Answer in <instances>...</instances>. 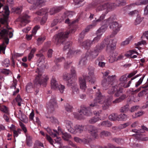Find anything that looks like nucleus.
<instances>
[{
    "instance_id": "obj_1",
    "label": "nucleus",
    "mask_w": 148,
    "mask_h": 148,
    "mask_svg": "<svg viewBox=\"0 0 148 148\" xmlns=\"http://www.w3.org/2000/svg\"><path fill=\"white\" fill-rule=\"evenodd\" d=\"M112 98V95H110L109 97L106 98L100 92L99 89H97V91L95 95V99L90 104V107H81L78 113H73L74 116L78 119H81L84 118V116H90L92 114L91 110L92 108H95L102 107L103 109L106 110L110 105Z\"/></svg>"
},
{
    "instance_id": "obj_2",
    "label": "nucleus",
    "mask_w": 148,
    "mask_h": 148,
    "mask_svg": "<svg viewBox=\"0 0 148 148\" xmlns=\"http://www.w3.org/2000/svg\"><path fill=\"white\" fill-rule=\"evenodd\" d=\"M114 41L110 40L109 38H105L100 43L97 44L94 49L87 51L86 53V56L90 60L95 59L106 46V51L109 53L111 52L115 47V42Z\"/></svg>"
},
{
    "instance_id": "obj_3",
    "label": "nucleus",
    "mask_w": 148,
    "mask_h": 148,
    "mask_svg": "<svg viewBox=\"0 0 148 148\" xmlns=\"http://www.w3.org/2000/svg\"><path fill=\"white\" fill-rule=\"evenodd\" d=\"M111 0H95L90 5L95 8L96 12H99L106 10V13L114 9L115 7L125 5L126 4L125 0H116L115 3H111Z\"/></svg>"
},
{
    "instance_id": "obj_4",
    "label": "nucleus",
    "mask_w": 148,
    "mask_h": 148,
    "mask_svg": "<svg viewBox=\"0 0 148 148\" xmlns=\"http://www.w3.org/2000/svg\"><path fill=\"white\" fill-rule=\"evenodd\" d=\"M116 77L115 75L109 76L107 78L104 79L102 82V84L105 89H108L109 94L112 95L115 93V96L118 97L123 92V89L116 85L112 86Z\"/></svg>"
},
{
    "instance_id": "obj_5",
    "label": "nucleus",
    "mask_w": 148,
    "mask_h": 148,
    "mask_svg": "<svg viewBox=\"0 0 148 148\" xmlns=\"http://www.w3.org/2000/svg\"><path fill=\"white\" fill-rule=\"evenodd\" d=\"M75 31V29L73 28L67 30L65 32H61L59 33L54 36L53 41L56 45H60L65 41L70 34L74 33Z\"/></svg>"
},
{
    "instance_id": "obj_6",
    "label": "nucleus",
    "mask_w": 148,
    "mask_h": 148,
    "mask_svg": "<svg viewBox=\"0 0 148 148\" xmlns=\"http://www.w3.org/2000/svg\"><path fill=\"white\" fill-rule=\"evenodd\" d=\"M116 19L115 16H112L108 19L104 20L103 22L109 23L110 28L113 30L111 36H114L116 35L120 30L121 27V25L115 21Z\"/></svg>"
},
{
    "instance_id": "obj_7",
    "label": "nucleus",
    "mask_w": 148,
    "mask_h": 148,
    "mask_svg": "<svg viewBox=\"0 0 148 148\" xmlns=\"http://www.w3.org/2000/svg\"><path fill=\"white\" fill-rule=\"evenodd\" d=\"M49 78L47 75H44L42 76L41 74L39 73L37 75L34 80V86H38V87H40L41 85L45 87L47 84V82Z\"/></svg>"
},
{
    "instance_id": "obj_8",
    "label": "nucleus",
    "mask_w": 148,
    "mask_h": 148,
    "mask_svg": "<svg viewBox=\"0 0 148 148\" xmlns=\"http://www.w3.org/2000/svg\"><path fill=\"white\" fill-rule=\"evenodd\" d=\"M148 131V128L145 126L143 125L141 127V129L140 130H137L136 129H132V132L136 133L135 134L132 135L133 136H135L138 139L142 141H147L148 140V138L145 137L141 134V133H143L145 131Z\"/></svg>"
},
{
    "instance_id": "obj_9",
    "label": "nucleus",
    "mask_w": 148,
    "mask_h": 148,
    "mask_svg": "<svg viewBox=\"0 0 148 148\" xmlns=\"http://www.w3.org/2000/svg\"><path fill=\"white\" fill-rule=\"evenodd\" d=\"M97 36L95 37L92 40H87L83 43L82 45L84 46V47L86 49H89L92 45L98 42L100 39L101 34H100L97 32Z\"/></svg>"
},
{
    "instance_id": "obj_10",
    "label": "nucleus",
    "mask_w": 148,
    "mask_h": 148,
    "mask_svg": "<svg viewBox=\"0 0 148 148\" xmlns=\"http://www.w3.org/2000/svg\"><path fill=\"white\" fill-rule=\"evenodd\" d=\"M68 87H71L72 90L71 95L73 96H76L79 93V89L77 83L73 80H70L67 82Z\"/></svg>"
},
{
    "instance_id": "obj_11",
    "label": "nucleus",
    "mask_w": 148,
    "mask_h": 148,
    "mask_svg": "<svg viewBox=\"0 0 148 148\" xmlns=\"http://www.w3.org/2000/svg\"><path fill=\"white\" fill-rule=\"evenodd\" d=\"M48 110L50 113H52L56 108L58 107L56 99L55 98L51 99L47 105Z\"/></svg>"
},
{
    "instance_id": "obj_12",
    "label": "nucleus",
    "mask_w": 148,
    "mask_h": 148,
    "mask_svg": "<svg viewBox=\"0 0 148 148\" xmlns=\"http://www.w3.org/2000/svg\"><path fill=\"white\" fill-rule=\"evenodd\" d=\"M89 133L94 139H96L98 136L99 129L97 127L92 125H89L88 127Z\"/></svg>"
},
{
    "instance_id": "obj_13",
    "label": "nucleus",
    "mask_w": 148,
    "mask_h": 148,
    "mask_svg": "<svg viewBox=\"0 0 148 148\" xmlns=\"http://www.w3.org/2000/svg\"><path fill=\"white\" fill-rule=\"evenodd\" d=\"M128 75L125 74L122 76L119 79L120 82V85L121 86L125 88H127L130 86V84L131 83V80L127 82Z\"/></svg>"
},
{
    "instance_id": "obj_14",
    "label": "nucleus",
    "mask_w": 148,
    "mask_h": 148,
    "mask_svg": "<svg viewBox=\"0 0 148 148\" xmlns=\"http://www.w3.org/2000/svg\"><path fill=\"white\" fill-rule=\"evenodd\" d=\"M86 128V126L77 124L74 126L73 129L71 131V133L74 134H79L83 132Z\"/></svg>"
},
{
    "instance_id": "obj_15",
    "label": "nucleus",
    "mask_w": 148,
    "mask_h": 148,
    "mask_svg": "<svg viewBox=\"0 0 148 148\" xmlns=\"http://www.w3.org/2000/svg\"><path fill=\"white\" fill-rule=\"evenodd\" d=\"M90 77L88 76H85L83 75L82 77L79 78V81L80 88L84 91L86 88V80L89 79Z\"/></svg>"
},
{
    "instance_id": "obj_16",
    "label": "nucleus",
    "mask_w": 148,
    "mask_h": 148,
    "mask_svg": "<svg viewBox=\"0 0 148 148\" xmlns=\"http://www.w3.org/2000/svg\"><path fill=\"white\" fill-rule=\"evenodd\" d=\"M72 43L71 41H68L66 42L64 46V49L66 50L69 49V51L68 52V54L71 55H75L80 52L79 50H75L74 49H71V46Z\"/></svg>"
},
{
    "instance_id": "obj_17",
    "label": "nucleus",
    "mask_w": 148,
    "mask_h": 148,
    "mask_svg": "<svg viewBox=\"0 0 148 148\" xmlns=\"http://www.w3.org/2000/svg\"><path fill=\"white\" fill-rule=\"evenodd\" d=\"M105 58L104 56L100 55L95 60V64L97 66L103 68L105 67L106 62Z\"/></svg>"
},
{
    "instance_id": "obj_18",
    "label": "nucleus",
    "mask_w": 148,
    "mask_h": 148,
    "mask_svg": "<svg viewBox=\"0 0 148 148\" xmlns=\"http://www.w3.org/2000/svg\"><path fill=\"white\" fill-rule=\"evenodd\" d=\"M47 132L53 137H56L55 140V141L58 143H60V141L61 140V138L60 137L58 136L59 135V133L56 131L55 130H52L50 128L48 127L47 129Z\"/></svg>"
},
{
    "instance_id": "obj_19",
    "label": "nucleus",
    "mask_w": 148,
    "mask_h": 148,
    "mask_svg": "<svg viewBox=\"0 0 148 148\" xmlns=\"http://www.w3.org/2000/svg\"><path fill=\"white\" fill-rule=\"evenodd\" d=\"M8 25H7L6 26V28H4L1 30L0 32V35L2 37H3L5 36H7L8 33L9 35L10 38L12 37L13 34L11 31L9 32V30H10L12 28H9Z\"/></svg>"
},
{
    "instance_id": "obj_20",
    "label": "nucleus",
    "mask_w": 148,
    "mask_h": 148,
    "mask_svg": "<svg viewBox=\"0 0 148 148\" xmlns=\"http://www.w3.org/2000/svg\"><path fill=\"white\" fill-rule=\"evenodd\" d=\"M75 68L74 67H72L71 69V75H70L69 74L67 73H64L63 75V79L66 81H68V82L69 80L70 79L71 77V76L75 77L76 75V71L75 70Z\"/></svg>"
},
{
    "instance_id": "obj_21",
    "label": "nucleus",
    "mask_w": 148,
    "mask_h": 148,
    "mask_svg": "<svg viewBox=\"0 0 148 148\" xmlns=\"http://www.w3.org/2000/svg\"><path fill=\"white\" fill-rule=\"evenodd\" d=\"M86 28L84 30H83L79 35V38L78 39V42L80 43V45L84 47V46L82 45L83 43L85 41L83 42V39L84 38L85 35L89 31L87 30Z\"/></svg>"
},
{
    "instance_id": "obj_22",
    "label": "nucleus",
    "mask_w": 148,
    "mask_h": 148,
    "mask_svg": "<svg viewBox=\"0 0 148 148\" xmlns=\"http://www.w3.org/2000/svg\"><path fill=\"white\" fill-rule=\"evenodd\" d=\"M104 21V20L101 23L102 26L97 31L98 33H99L100 34H101V35L106 30L108 25H109V23L103 22Z\"/></svg>"
},
{
    "instance_id": "obj_23",
    "label": "nucleus",
    "mask_w": 148,
    "mask_h": 148,
    "mask_svg": "<svg viewBox=\"0 0 148 148\" xmlns=\"http://www.w3.org/2000/svg\"><path fill=\"white\" fill-rule=\"evenodd\" d=\"M51 87L52 89L55 90L58 86L60 84L56 80V78L54 77H52L51 80Z\"/></svg>"
},
{
    "instance_id": "obj_24",
    "label": "nucleus",
    "mask_w": 148,
    "mask_h": 148,
    "mask_svg": "<svg viewBox=\"0 0 148 148\" xmlns=\"http://www.w3.org/2000/svg\"><path fill=\"white\" fill-rule=\"evenodd\" d=\"M63 6L55 7L50 9L49 10V14L52 15L55 13H58L63 8Z\"/></svg>"
},
{
    "instance_id": "obj_25",
    "label": "nucleus",
    "mask_w": 148,
    "mask_h": 148,
    "mask_svg": "<svg viewBox=\"0 0 148 148\" xmlns=\"http://www.w3.org/2000/svg\"><path fill=\"white\" fill-rule=\"evenodd\" d=\"M28 2L36 6L41 5L44 2V0H27Z\"/></svg>"
},
{
    "instance_id": "obj_26",
    "label": "nucleus",
    "mask_w": 148,
    "mask_h": 148,
    "mask_svg": "<svg viewBox=\"0 0 148 148\" xmlns=\"http://www.w3.org/2000/svg\"><path fill=\"white\" fill-rule=\"evenodd\" d=\"M29 18V16L26 14H23L21 18V25H26L25 24L28 23L29 21L28 18Z\"/></svg>"
},
{
    "instance_id": "obj_27",
    "label": "nucleus",
    "mask_w": 148,
    "mask_h": 148,
    "mask_svg": "<svg viewBox=\"0 0 148 148\" xmlns=\"http://www.w3.org/2000/svg\"><path fill=\"white\" fill-rule=\"evenodd\" d=\"M88 74L89 76L87 75V76H88L90 77L89 79H87L88 80L89 82L91 84H93L95 82V78L94 75V72L93 71L91 70L89 71ZM85 76H86V75H84Z\"/></svg>"
},
{
    "instance_id": "obj_28",
    "label": "nucleus",
    "mask_w": 148,
    "mask_h": 148,
    "mask_svg": "<svg viewBox=\"0 0 148 148\" xmlns=\"http://www.w3.org/2000/svg\"><path fill=\"white\" fill-rule=\"evenodd\" d=\"M26 136V145L29 147H31L32 145V136L25 134Z\"/></svg>"
},
{
    "instance_id": "obj_29",
    "label": "nucleus",
    "mask_w": 148,
    "mask_h": 148,
    "mask_svg": "<svg viewBox=\"0 0 148 148\" xmlns=\"http://www.w3.org/2000/svg\"><path fill=\"white\" fill-rule=\"evenodd\" d=\"M126 97V96L125 94H123L118 98L116 99L112 102L113 103H117L122 102Z\"/></svg>"
},
{
    "instance_id": "obj_30",
    "label": "nucleus",
    "mask_w": 148,
    "mask_h": 148,
    "mask_svg": "<svg viewBox=\"0 0 148 148\" xmlns=\"http://www.w3.org/2000/svg\"><path fill=\"white\" fill-rule=\"evenodd\" d=\"M65 59L64 58L60 57L59 58H55L54 60V62L57 67V69H58L60 68V65L58 63L62 62L63 60H64Z\"/></svg>"
},
{
    "instance_id": "obj_31",
    "label": "nucleus",
    "mask_w": 148,
    "mask_h": 148,
    "mask_svg": "<svg viewBox=\"0 0 148 148\" xmlns=\"http://www.w3.org/2000/svg\"><path fill=\"white\" fill-rule=\"evenodd\" d=\"M99 23L98 21L97 20V18H95V20H94L92 22V23L88 26L86 28V29L88 31H89L90 29H91L92 28H93L95 27L97 24Z\"/></svg>"
},
{
    "instance_id": "obj_32",
    "label": "nucleus",
    "mask_w": 148,
    "mask_h": 148,
    "mask_svg": "<svg viewBox=\"0 0 148 148\" xmlns=\"http://www.w3.org/2000/svg\"><path fill=\"white\" fill-rule=\"evenodd\" d=\"M62 138L65 141H68L71 138V135L66 132H62Z\"/></svg>"
},
{
    "instance_id": "obj_33",
    "label": "nucleus",
    "mask_w": 148,
    "mask_h": 148,
    "mask_svg": "<svg viewBox=\"0 0 148 148\" xmlns=\"http://www.w3.org/2000/svg\"><path fill=\"white\" fill-rule=\"evenodd\" d=\"M88 57L86 56V54L85 56H82V58L79 61V64L81 66H83L85 65L86 63Z\"/></svg>"
},
{
    "instance_id": "obj_34",
    "label": "nucleus",
    "mask_w": 148,
    "mask_h": 148,
    "mask_svg": "<svg viewBox=\"0 0 148 148\" xmlns=\"http://www.w3.org/2000/svg\"><path fill=\"white\" fill-rule=\"evenodd\" d=\"M66 126L68 131L71 133V131L73 129V128L72 127L73 125L72 123L70 121H66Z\"/></svg>"
},
{
    "instance_id": "obj_35",
    "label": "nucleus",
    "mask_w": 148,
    "mask_h": 148,
    "mask_svg": "<svg viewBox=\"0 0 148 148\" xmlns=\"http://www.w3.org/2000/svg\"><path fill=\"white\" fill-rule=\"evenodd\" d=\"M0 110L6 114H9V110L8 107L6 106L0 104Z\"/></svg>"
},
{
    "instance_id": "obj_36",
    "label": "nucleus",
    "mask_w": 148,
    "mask_h": 148,
    "mask_svg": "<svg viewBox=\"0 0 148 148\" xmlns=\"http://www.w3.org/2000/svg\"><path fill=\"white\" fill-rule=\"evenodd\" d=\"M100 119V117H99L93 116L89 119L88 122L90 124H94L99 121Z\"/></svg>"
},
{
    "instance_id": "obj_37",
    "label": "nucleus",
    "mask_w": 148,
    "mask_h": 148,
    "mask_svg": "<svg viewBox=\"0 0 148 148\" xmlns=\"http://www.w3.org/2000/svg\"><path fill=\"white\" fill-rule=\"evenodd\" d=\"M44 148L43 144L38 140H36L34 145V148Z\"/></svg>"
},
{
    "instance_id": "obj_38",
    "label": "nucleus",
    "mask_w": 148,
    "mask_h": 148,
    "mask_svg": "<svg viewBox=\"0 0 148 148\" xmlns=\"http://www.w3.org/2000/svg\"><path fill=\"white\" fill-rule=\"evenodd\" d=\"M134 53H136L137 54L138 53L135 50H130L125 53V56L127 58H131L132 55Z\"/></svg>"
},
{
    "instance_id": "obj_39",
    "label": "nucleus",
    "mask_w": 148,
    "mask_h": 148,
    "mask_svg": "<svg viewBox=\"0 0 148 148\" xmlns=\"http://www.w3.org/2000/svg\"><path fill=\"white\" fill-rule=\"evenodd\" d=\"M118 116L117 114L113 113L109 116V118L112 121H118Z\"/></svg>"
},
{
    "instance_id": "obj_40",
    "label": "nucleus",
    "mask_w": 148,
    "mask_h": 148,
    "mask_svg": "<svg viewBox=\"0 0 148 148\" xmlns=\"http://www.w3.org/2000/svg\"><path fill=\"white\" fill-rule=\"evenodd\" d=\"M133 38L132 36H130L128 38H127L126 40L122 42L121 44V45L122 46H124L128 45L129 44L130 41H131Z\"/></svg>"
},
{
    "instance_id": "obj_41",
    "label": "nucleus",
    "mask_w": 148,
    "mask_h": 148,
    "mask_svg": "<svg viewBox=\"0 0 148 148\" xmlns=\"http://www.w3.org/2000/svg\"><path fill=\"white\" fill-rule=\"evenodd\" d=\"M65 89V86L64 85L59 84L58 86L57 87V88H56V89H55V90H58L60 93H63Z\"/></svg>"
},
{
    "instance_id": "obj_42",
    "label": "nucleus",
    "mask_w": 148,
    "mask_h": 148,
    "mask_svg": "<svg viewBox=\"0 0 148 148\" xmlns=\"http://www.w3.org/2000/svg\"><path fill=\"white\" fill-rule=\"evenodd\" d=\"M140 2V1H139L135 3L130 4L129 5H127V7L126 8H129V9L131 10L136 5H141V3Z\"/></svg>"
},
{
    "instance_id": "obj_43",
    "label": "nucleus",
    "mask_w": 148,
    "mask_h": 148,
    "mask_svg": "<svg viewBox=\"0 0 148 148\" xmlns=\"http://www.w3.org/2000/svg\"><path fill=\"white\" fill-rule=\"evenodd\" d=\"M33 84L32 83H28L26 85V90L27 92H31L33 91Z\"/></svg>"
},
{
    "instance_id": "obj_44",
    "label": "nucleus",
    "mask_w": 148,
    "mask_h": 148,
    "mask_svg": "<svg viewBox=\"0 0 148 148\" xmlns=\"http://www.w3.org/2000/svg\"><path fill=\"white\" fill-rule=\"evenodd\" d=\"M127 119V116L124 114H121L118 116V121H125Z\"/></svg>"
},
{
    "instance_id": "obj_45",
    "label": "nucleus",
    "mask_w": 148,
    "mask_h": 148,
    "mask_svg": "<svg viewBox=\"0 0 148 148\" xmlns=\"http://www.w3.org/2000/svg\"><path fill=\"white\" fill-rule=\"evenodd\" d=\"M36 51V49L35 48H33L31 51L30 52L29 54L28 57V60L30 61L31 59L34 56V53Z\"/></svg>"
},
{
    "instance_id": "obj_46",
    "label": "nucleus",
    "mask_w": 148,
    "mask_h": 148,
    "mask_svg": "<svg viewBox=\"0 0 148 148\" xmlns=\"http://www.w3.org/2000/svg\"><path fill=\"white\" fill-rule=\"evenodd\" d=\"M129 110V105L128 104H126L121 108L120 109V111L121 112H126Z\"/></svg>"
},
{
    "instance_id": "obj_47",
    "label": "nucleus",
    "mask_w": 148,
    "mask_h": 148,
    "mask_svg": "<svg viewBox=\"0 0 148 148\" xmlns=\"http://www.w3.org/2000/svg\"><path fill=\"white\" fill-rule=\"evenodd\" d=\"M101 125L105 127H110L112 125V123L108 121H104L101 123Z\"/></svg>"
},
{
    "instance_id": "obj_48",
    "label": "nucleus",
    "mask_w": 148,
    "mask_h": 148,
    "mask_svg": "<svg viewBox=\"0 0 148 148\" xmlns=\"http://www.w3.org/2000/svg\"><path fill=\"white\" fill-rule=\"evenodd\" d=\"M100 135L101 137L108 136L111 135V133L108 131H103L101 132Z\"/></svg>"
},
{
    "instance_id": "obj_49",
    "label": "nucleus",
    "mask_w": 148,
    "mask_h": 148,
    "mask_svg": "<svg viewBox=\"0 0 148 148\" xmlns=\"http://www.w3.org/2000/svg\"><path fill=\"white\" fill-rule=\"evenodd\" d=\"M143 20V18H141L138 16L135 21L134 22V24L136 25H137L140 24Z\"/></svg>"
},
{
    "instance_id": "obj_50",
    "label": "nucleus",
    "mask_w": 148,
    "mask_h": 148,
    "mask_svg": "<svg viewBox=\"0 0 148 148\" xmlns=\"http://www.w3.org/2000/svg\"><path fill=\"white\" fill-rule=\"evenodd\" d=\"M65 108L66 110L69 112H71L72 111L73 107L69 103H66L65 106Z\"/></svg>"
},
{
    "instance_id": "obj_51",
    "label": "nucleus",
    "mask_w": 148,
    "mask_h": 148,
    "mask_svg": "<svg viewBox=\"0 0 148 148\" xmlns=\"http://www.w3.org/2000/svg\"><path fill=\"white\" fill-rule=\"evenodd\" d=\"M148 93V89H143L141 91L139 92L138 94V96L139 97L143 96L144 95H146Z\"/></svg>"
},
{
    "instance_id": "obj_52",
    "label": "nucleus",
    "mask_w": 148,
    "mask_h": 148,
    "mask_svg": "<svg viewBox=\"0 0 148 148\" xmlns=\"http://www.w3.org/2000/svg\"><path fill=\"white\" fill-rule=\"evenodd\" d=\"M138 12L137 10L129 12L128 14L130 16H133L138 14Z\"/></svg>"
},
{
    "instance_id": "obj_53",
    "label": "nucleus",
    "mask_w": 148,
    "mask_h": 148,
    "mask_svg": "<svg viewBox=\"0 0 148 148\" xmlns=\"http://www.w3.org/2000/svg\"><path fill=\"white\" fill-rule=\"evenodd\" d=\"M106 11L105 14H102L99 17V18L98 19H97L98 20V21H99V22H102L104 20V19L105 18V17L106 16V14L107 13H106Z\"/></svg>"
},
{
    "instance_id": "obj_54",
    "label": "nucleus",
    "mask_w": 148,
    "mask_h": 148,
    "mask_svg": "<svg viewBox=\"0 0 148 148\" xmlns=\"http://www.w3.org/2000/svg\"><path fill=\"white\" fill-rule=\"evenodd\" d=\"M1 72L6 75H8L11 74V71L9 69H4L1 70Z\"/></svg>"
},
{
    "instance_id": "obj_55",
    "label": "nucleus",
    "mask_w": 148,
    "mask_h": 148,
    "mask_svg": "<svg viewBox=\"0 0 148 148\" xmlns=\"http://www.w3.org/2000/svg\"><path fill=\"white\" fill-rule=\"evenodd\" d=\"M10 62L8 59H5L3 62L2 65L5 67H8L10 65Z\"/></svg>"
},
{
    "instance_id": "obj_56",
    "label": "nucleus",
    "mask_w": 148,
    "mask_h": 148,
    "mask_svg": "<svg viewBox=\"0 0 148 148\" xmlns=\"http://www.w3.org/2000/svg\"><path fill=\"white\" fill-rule=\"evenodd\" d=\"M93 93V91L92 89L90 88H88L87 89L86 93L89 95V97L90 98H92V94Z\"/></svg>"
},
{
    "instance_id": "obj_57",
    "label": "nucleus",
    "mask_w": 148,
    "mask_h": 148,
    "mask_svg": "<svg viewBox=\"0 0 148 148\" xmlns=\"http://www.w3.org/2000/svg\"><path fill=\"white\" fill-rule=\"evenodd\" d=\"M6 47V45L4 43L0 45V53L2 52L5 54V50Z\"/></svg>"
},
{
    "instance_id": "obj_58",
    "label": "nucleus",
    "mask_w": 148,
    "mask_h": 148,
    "mask_svg": "<svg viewBox=\"0 0 148 148\" xmlns=\"http://www.w3.org/2000/svg\"><path fill=\"white\" fill-rule=\"evenodd\" d=\"M112 140L118 144H121L123 142V140L120 138H113Z\"/></svg>"
},
{
    "instance_id": "obj_59",
    "label": "nucleus",
    "mask_w": 148,
    "mask_h": 148,
    "mask_svg": "<svg viewBox=\"0 0 148 148\" xmlns=\"http://www.w3.org/2000/svg\"><path fill=\"white\" fill-rule=\"evenodd\" d=\"M144 113V112L143 111H139L137 113H135V116H133V117L135 118L136 117H139L142 115H143Z\"/></svg>"
},
{
    "instance_id": "obj_60",
    "label": "nucleus",
    "mask_w": 148,
    "mask_h": 148,
    "mask_svg": "<svg viewBox=\"0 0 148 148\" xmlns=\"http://www.w3.org/2000/svg\"><path fill=\"white\" fill-rule=\"evenodd\" d=\"M77 21L75 20L74 21H70L69 19L68 18L66 19L65 21V23H68V24H70V25L71 26L73 25V24L76 22Z\"/></svg>"
},
{
    "instance_id": "obj_61",
    "label": "nucleus",
    "mask_w": 148,
    "mask_h": 148,
    "mask_svg": "<svg viewBox=\"0 0 148 148\" xmlns=\"http://www.w3.org/2000/svg\"><path fill=\"white\" fill-rule=\"evenodd\" d=\"M46 138L47 140L49 142V143L52 145H53V143L54 141L52 140L51 137L47 134H46Z\"/></svg>"
},
{
    "instance_id": "obj_62",
    "label": "nucleus",
    "mask_w": 148,
    "mask_h": 148,
    "mask_svg": "<svg viewBox=\"0 0 148 148\" xmlns=\"http://www.w3.org/2000/svg\"><path fill=\"white\" fill-rule=\"evenodd\" d=\"M40 28V26L39 25L36 26L32 30V34L33 35H35L37 31Z\"/></svg>"
},
{
    "instance_id": "obj_63",
    "label": "nucleus",
    "mask_w": 148,
    "mask_h": 148,
    "mask_svg": "<svg viewBox=\"0 0 148 148\" xmlns=\"http://www.w3.org/2000/svg\"><path fill=\"white\" fill-rule=\"evenodd\" d=\"M20 125L22 129L24 132V133L25 134L27 132V130L26 127H25V125L22 123H20Z\"/></svg>"
},
{
    "instance_id": "obj_64",
    "label": "nucleus",
    "mask_w": 148,
    "mask_h": 148,
    "mask_svg": "<svg viewBox=\"0 0 148 148\" xmlns=\"http://www.w3.org/2000/svg\"><path fill=\"white\" fill-rule=\"evenodd\" d=\"M145 38H146L148 40V31H145L143 33L141 37L142 40H143Z\"/></svg>"
}]
</instances>
